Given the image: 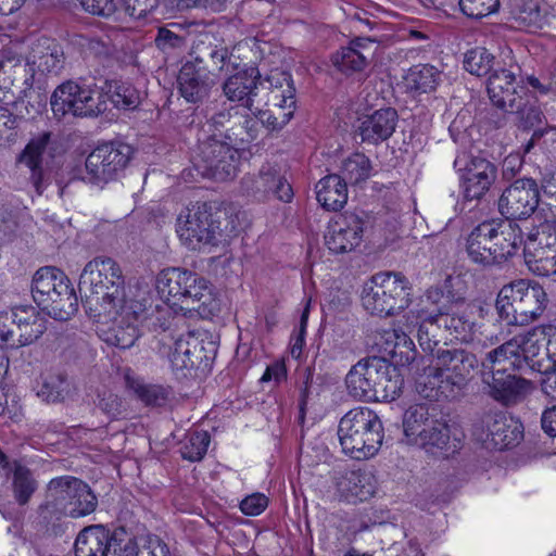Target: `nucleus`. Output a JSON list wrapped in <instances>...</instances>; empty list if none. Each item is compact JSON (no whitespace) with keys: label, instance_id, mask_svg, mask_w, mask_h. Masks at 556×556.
Listing matches in <instances>:
<instances>
[{"label":"nucleus","instance_id":"c85d7f7f","mask_svg":"<svg viewBox=\"0 0 556 556\" xmlns=\"http://www.w3.org/2000/svg\"><path fill=\"white\" fill-rule=\"evenodd\" d=\"M472 315V307L463 298H457L454 305L441 314L438 321L455 340L469 342L476 327Z\"/></svg>","mask_w":556,"mask_h":556},{"label":"nucleus","instance_id":"ddd939ff","mask_svg":"<svg viewBox=\"0 0 556 556\" xmlns=\"http://www.w3.org/2000/svg\"><path fill=\"white\" fill-rule=\"evenodd\" d=\"M46 331V318L33 305H16L0 313V341L11 348L34 343Z\"/></svg>","mask_w":556,"mask_h":556},{"label":"nucleus","instance_id":"dca6fc26","mask_svg":"<svg viewBox=\"0 0 556 556\" xmlns=\"http://www.w3.org/2000/svg\"><path fill=\"white\" fill-rule=\"evenodd\" d=\"M240 152L228 143L210 139L199 144L192 164L205 178L226 180L233 177L240 165Z\"/></svg>","mask_w":556,"mask_h":556},{"label":"nucleus","instance_id":"20e7f679","mask_svg":"<svg viewBox=\"0 0 556 556\" xmlns=\"http://www.w3.org/2000/svg\"><path fill=\"white\" fill-rule=\"evenodd\" d=\"M346 389L355 400L394 401L402 392L403 380L383 358L361 359L348 372Z\"/></svg>","mask_w":556,"mask_h":556},{"label":"nucleus","instance_id":"49530a36","mask_svg":"<svg viewBox=\"0 0 556 556\" xmlns=\"http://www.w3.org/2000/svg\"><path fill=\"white\" fill-rule=\"evenodd\" d=\"M386 340V352L392 356H400L401 359L409 362L414 359L415 350L413 340L402 330L391 329L383 333Z\"/></svg>","mask_w":556,"mask_h":556},{"label":"nucleus","instance_id":"052dcab7","mask_svg":"<svg viewBox=\"0 0 556 556\" xmlns=\"http://www.w3.org/2000/svg\"><path fill=\"white\" fill-rule=\"evenodd\" d=\"M22 415L23 414L21 407L15 404L12 406V408H9L5 395L0 393V419H2L4 424H7L9 420L17 422L21 420Z\"/></svg>","mask_w":556,"mask_h":556},{"label":"nucleus","instance_id":"f8f14e48","mask_svg":"<svg viewBox=\"0 0 556 556\" xmlns=\"http://www.w3.org/2000/svg\"><path fill=\"white\" fill-rule=\"evenodd\" d=\"M50 105L58 118L97 116L106 110V98L97 85L68 80L55 88Z\"/></svg>","mask_w":556,"mask_h":556},{"label":"nucleus","instance_id":"338daca9","mask_svg":"<svg viewBox=\"0 0 556 556\" xmlns=\"http://www.w3.org/2000/svg\"><path fill=\"white\" fill-rule=\"evenodd\" d=\"M542 429L551 437H556V405L545 409L542 414Z\"/></svg>","mask_w":556,"mask_h":556},{"label":"nucleus","instance_id":"774afa93","mask_svg":"<svg viewBox=\"0 0 556 556\" xmlns=\"http://www.w3.org/2000/svg\"><path fill=\"white\" fill-rule=\"evenodd\" d=\"M99 406L106 414L115 416L118 414L119 400L115 394L109 392L99 399Z\"/></svg>","mask_w":556,"mask_h":556},{"label":"nucleus","instance_id":"e2e57ef3","mask_svg":"<svg viewBox=\"0 0 556 556\" xmlns=\"http://www.w3.org/2000/svg\"><path fill=\"white\" fill-rule=\"evenodd\" d=\"M287 378V368L283 362H275L268 366L261 377L260 381L267 382L274 380L279 383Z\"/></svg>","mask_w":556,"mask_h":556},{"label":"nucleus","instance_id":"37998d69","mask_svg":"<svg viewBox=\"0 0 556 556\" xmlns=\"http://www.w3.org/2000/svg\"><path fill=\"white\" fill-rule=\"evenodd\" d=\"M224 66L228 72L230 68L236 71L224 84L225 96L230 101H241L243 99V68L240 66V47H233L225 60Z\"/></svg>","mask_w":556,"mask_h":556},{"label":"nucleus","instance_id":"7c9ffc66","mask_svg":"<svg viewBox=\"0 0 556 556\" xmlns=\"http://www.w3.org/2000/svg\"><path fill=\"white\" fill-rule=\"evenodd\" d=\"M438 408L429 404L409 406L403 415V432L408 444L416 445L440 418Z\"/></svg>","mask_w":556,"mask_h":556},{"label":"nucleus","instance_id":"f257e3e1","mask_svg":"<svg viewBox=\"0 0 556 556\" xmlns=\"http://www.w3.org/2000/svg\"><path fill=\"white\" fill-rule=\"evenodd\" d=\"M79 289L97 318L100 338L110 345L128 349L140 337L141 328H165L153 316L149 288L137 283L125 289L122 269L110 257H96L85 265Z\"/></svg>","mask_w":556,"mask_h":556},{"label":"nucleus","instance_id":"bf43d9fd","mask_svg":"<svg viewBox=\"0 0 556 556\" xmlns=\"http://www.w3.org/2000/svg\"><path fill=\"white\" fill-rule=\"evenodd\" d=\"M225 0H172L170 4L178 9H188L192 7L208 8L213 11H220Z\"/></svg>","mask_w":556,"mask_h":556},{"label":"nucleus","instance_id":"09e8293b","mask_svg":"<svg viewBox=\"0 0 556 556\" xmlns=\"http://www.w3.org/2000/svg\"><path fill=\"white\" fill-rule=\"evenodd\" d=\"M546 16V10L542 0H526L516 13L519 25L529 28H542Z\"/></svg>","mask_w":556,"mask_h":556},{"label":"nucleus","instance_id":"423d86ee","mask_svg":"<svg viewBox=\"0 0 556 556\" xmlns=\"http://www.w3.org/2000/svg\"><path fill=\"white\" fill-rule=\"evenodd\" d=\"M547 294L536 282L519 279L505 285L496 299V311L507 325L525 326L536 320L545 311Z\"/></svg>","mask_w":556,"mask_h":556},{"label":"nucleus","instance_id":"7ed1b4c3","mask_svg":"<svg viewBox=\"0 0 556 556\" xmlns=\"http://www.w3.org/2000/svg\"><path fill=\"white\" fill-rule=\"evenodd\" d=\"M478 366L476 355L465 349L438 348L433 365L419 376L416 390L430 401L455 399L473 378Z\"/></svg>","mask_w":556,"mask_h":556},{"label":"nucleus","instance_id":"39448f33","mask_svg":"<svg viewBox=\"0 0 556 556\" xmlns=\"http://www.w3.org/2000/svg\"><path fill=\"white\" fill-rule=\"evenodd\" d=\"M338 437L345 454L355 459L370 458L381 447L382 422L372 409L355 407L340 419Z\"/></svg>","mask_w":556,"mask_h":556},{"label":"nucleus","instance_id":"e433bc0d","mask_svg":"<svg viewBox=\"0 0 556 556\" xmlns=\"http://www.w3.org/2000/svg\"><path fill=\"white\" fill-rule=\"evenodd\" d=\"M112 534L103 526L96 525L85 528L75 541L76 556H105Z\"/></svg>","mask_w":556,"mask_h":556},{"label":"nucleus","instance_id":"2eb2a0df","mask_svg":"<svg viewBox=\"0 0 556 556\" xmlns=\"http://www.w3.org/2000/svg\"><path fill=\"white\" fill-rule=\"evenodd\" d=\"M162 353L176 375L186 376L199 364L206 366L216 354V345L206 334L189 332L164 346Z\"/></svg>","mask_w":556,"mask_h":556},{"label":"nucleus","instance_id":"864d4df0","mask_svg":"<svg viewBox=\"0 0 556 556\" xmlns=\"http://www.w3.org/2000/svg\"><path fill=\"white\" fill-rule=\"evenodd\" d=\"M500 0H459L462 12L470 18H482L494 13Z\"/></svg>","mask_w":556,"mask_h":556},{"label":"nucleus","instance_id":"a19ab883","mask_svg":"<svg viewBox=\"0 0 556 556\" xmlns=\"http://www.w3.org/2000/svg\"><path fill=\"white\" fill-rule=\"evenodd\" d=\"M441 81V73L432 65L418 64L410 67L404 76L408 90L417 92L433 91Z\"/></svg>","mask_w":556,"mask_h":556},{"label":"nucleus","instance_id":"a18cd8bd","mask_svg":"<svg viewBox=\"0 0 556 556\" xmlns=\"http://www.w3.org/2000/svg\"><path fill=\"white\" fill-rule=\"evenodd\" d=\"M371 169L370 160L365 154L356 152L342 162L340 176L346 184H359L370 177Z\"/></svg>","mask_w":556,"mask_h":556},{"label":"nucleus","instance_id":"8fccbe9b","mask_svg":"<svg viewBox=\"0 0 556 556\" xmlns=\"http://www.w3.org/2000/svg\"><path fill=\"white\" fill-rule=\"evenodd\" d=\"M494 63V55L485 48L476 47L466 52L464 58V67L472 75H486Z\"/></svg>","mask_w":556,"mask_h":556},{"label":"nucleus","instance_id":"5fc2aeb1","mask_svg":"<svg viewBox=\"0 0 556 556\" xmlns=\"http://www.w3.org/2000/svg\"><path fill=\"white\" fill-rule=\"evenodd\" d=\"M81 8L93 15L109 17L116 12L122 13L123 0H78Z\"/></svg>","mask_w":556,"mask_h":556},{"label":"nucleus","instance_id":"bb28decb","mask_svg":"<svg viewBox=\"0 0 556 556\" xmlns=\"http://www.w3.org/2000/svg\"><path fill=\"white\" fill-rule=\"evenodd\" d=\"M336 493L340 501L364 502L374 494L371 476L362 469H345L334 477Z\"/></svg>","mask_w":556,"mask_h":556},{"label":"nucleus","instance_id":"6e6d98bb","mask_svg":"<svg viewBox=\"0 0 556 556\" xmlns=\"http://www.w3.org/2000/svg\"><path fill=\"white\" fill-rule=\"evenodd\" d=\"M159 0H123L122 12L135 20L146 17L157 8Z\"/></svg>","mask_w":556,"mask_h":556},{"label":"nucleus","instance_id":"4d7b16f0","mask_svg":"<svg viewBox=\"0 0 556 556\" xmlns=\"http://www.w3.org/2000/svg\"><path fill=\"white\" fill-rule=\"evenodd\" d=\"M269 500L264 493L255 492L245 496V516H258L268 506Z\"/></svg>","mask_w":556,"mask_h":556},{"label":"nucleus","instance_id":"393cba45","mask_svg":"<svg viewBox=\"0 0 556 556\" xmlns=\"http://www.w3.org/2000/svg\"><path fill=\"white\" fill-rule=\"evenodd\" d=\"M187 269L168 267L155 278V288L160 299L175 313L182 309L184 295L192 281L187 278Z\"/></svg>","mask_w":556,"mask_h":556},{"label":"nucleus","instance_id":"b1692460","mask_svg":"<svg viewBox=\"0 0 556 556\" xmlns=\"http://www.w3.org/2000/svg\"><path fill=\"white\" fill-rule=\"evenodd\" d=\"M464 433L456 427L450 426L440 417L416 445L431 453H439L448 457L457 453L463 446Z\"/></svg>","mask_w":556,"mask_h":556},{"label":"nucleus","instance_id":"69168bd1","mask_svg":"<svg viewBox=\"0 0 556 556\" xmlns=\"http://www.w3.org/2000/svg\"><path fill=\"white\" fill-rule=\"evenodd\" d=\"M180 41L181 39L176 34L166 28H160L155 38V45L162 50L176 47Z\"/></svg>","mask_w":556,"mask_h":556},{"label":"nucleus","instance_id":"4be33fe9","mask_svg":"<svg viewBox=\"0 0 556 556\" xmlns=\"http://www.w3.org/2000/svg\"><path fill=\"white\" fill-rule=\"evenodd\" d=\"M488 93L494 105L509 113H523L526 100L517 93L516 74L511 70H496L488 78Z\"/></svg>","mask_w":556,"mask_h":556},{"label":"nucleus","instance_id":"6ab92c4d","mask_svg":"<svg viewBox=\"0 0 556 556\" xmlns=\"http://www.w3.org/2000/svg\"><path fill=\"white\" fill-rule=\"evenodd\" d=\"M460 172V186L467 201L481 200L497 178V167L481 156H469Z\"/></svg>","mask_w":556,"mask_h":556},{"label":"nucleus","instance_id":"680f3d73","mask_svg":"<svg viewBox=\"0 0 556 556\" xmlns=\"http://www.w3.org/2000/svg\"><path fill=\"white\" fill-rule=\"evenodd\" d=\"M17 228V222L13 214L4 206L0 207V233L11 237Z\"/></svg>","mask_w":556,"mask_h":556},{"label":"nucleus","instance_id":"f03ea898","mask_svg":"<svg viewBox=\"0 0 556 556\" xmlns=\"http://www.w3.org/2000/svg\"><path fill=\"white\" fill-rule=\"evenodd\" d=\"M245 109L255 117L245 121L251 140L281 129L295 109V88L290 74L275 70L262 77L258 67L245 68Z\"/></svg>","mask_w":556,"mask_h":556},{"label":"nucleus","instance_id":"4c0bfd02","mask_svg":"<svg viewBox=\"0 0 556 556\" xmlns=\"http://www.w3.org/2000/svg\"><path fill=\"white\" fill-rule=\"evenodd\" d=\"M424 315L408 314L407 318H414L410 324L418 326L417 340L420 348L430 354L437 353V346L441 341L442 327L437 317H432L431 312L422 311Z\"/></svg>","mask_w":556,"mask_h":556},{"label":"nucleus","instance_id":"58836bf2","mask_svg":"<svg viewBox=\"0 0 556 556\" xmlns=\"http://www.w3.org/2000/svg\"><path fill=\"white\" fill-rule=\"evenodd\" d=\"M51 135L43 131L34 137L21 153L18 161L26 165L31 172V179L39 191L41 182L42 155L50 144Z\"/></svg>","mask_w":556,"mask_h":556},{"label":"nucleus","instance_id":"0eeeda50","mask_svg":"<svg viewBox=\"0 0 556 556\" xmlns=\"http://www.w3.org/2000/svg\"><path fill=\"white\" fill-rule=\"evenodd\" d=\"M49 500L41 508V518L50 522L62 516L79 518L94 511L97 497L88 484L73 477H60L49 483Z\"/></svg>","mask_w":556,"mask_h":556},{"label":"nucleus","instance_id":"cd10ccee","mask_svg":"<svg viewBox=\"0 0 556 556\" xmlns=\"http://www.w3.org/2000/svg\"><path fill=\"white\" fill-rule=\"evenodd\" d=\"M374 40L356 37L348 46L340 48L331 56L333 66L345 75L364 71L372 55Z\"/></svg>","mask_w":556,"mask_h":556},{"label":"nucleus","instance_id":"1a4fd4ad","mask_svg":"<svg viewBox=\"0 0 556 556\" xmlns=\"http://www.w3.org/2000/svg\"><path fill=\"white\" fill-rule=\"evenodd\" d=\"M408 280L400 273H379L364 286L362 305L371 315L392 316L410 302Z\"/></svg>","mask_w":556,"mask_h":556},{"label":"nucleus","instance_id":"c03bdc74","mask_svg":"<svg viewBox=\"0 0 556 556\" xmlns=\"http://www.w3.org/2000/svg\"><path fill=\"white\" fill-rule=\"evenodd\" d=\"M454 305L450 296L445 295L440 287H431L419 299L416 308L409 311V314L424 315L422 311L431 312L432 317L439 318L441 314Z\"/></svg>","mask_w":556,"mask_h":556},{"label":"nucleus","instance_id":"de8ad7c7","mask_svg":"<svg viewBox=\"0 0 556 556\" xmlns=\"http://www.w3.org/2000/svg\"><path fill=\"white\" fill-rule=\"evenodd\" d=\"M36 488L37 483L30 471L22 465H15L12 475V491L15 501L20 505H25L34 494Z\"/></svg>","mask_w":556,"mask_h":556},{"label":"nucleus","instance_id":"4468645a","mask_svg":"<svg viewBox=\"0 0 556 556\" xmlns=\"http://www.w3.org/2000/svg\"><path fill=\"white\" fill-rule=\"evenodd\" d=\"M130 157L131 148L127 144L104 143L98 146L86 159L81 179L102 188L124 173Z\"/></svg>","mask_w":556,"mask_h":556},{"label":"nucleus","instance_id":"ea45409f","mask_svg":"<svg viewBox=\"0 0 556 556\" xmlns=\"http://www.w3.org/2000/svg\"><path fill=\"white\" fill-rule=\"evenodd\" d=\"M62 63L63 55L55 46L38 45L30 53L25 67H28L31 78H34L36 72L41 74L58 72Z\"/></svg>","mask_w":556,"mask_h":556},{"label":"nucleus","instance_id":"a211bd4d","mask_svg":"<svg viewBox=\"0 0 556 556\" xmlns=\"http://www.w3.org/2000/svg\"><path fill=\"white\" fill-rule=\"evenodd\" d=\"M538 184L532 178L515 180L502 193L498 200V208L507 220L529 217L539 204Z\"/></svg>","mask_w":556,"mask_h":556},{"label":"nucleus","instance_id":"9b49d317","mask_svg":"<svg viewBox=\"0 0 556 556\" xmlns=\"http://www.w3.org/2000/svg\"><path fill=\"white\" fill-rule=\"evenodd\" d=\"M176 233L187 249L210 252L219 240L220 228L213 217L211 205L198 202L180 211L176 219Z\"/></svg>","mask_w":556,"mask_h":556},{"label":"nucleus","instance_id":"603ef678","mask_svg":"<svg viewBox=\"0 0 556 556\" xmlns=\"http://www.w3.org/2000/svg\"><path fill=\"white\" fill-rule=\"evenodd\" d=\"M136 539L124 529L112 533V541L105 556H138Z\"/></svg>","mask_w":556,"mask_h":556},{"label":"nucleus","instance_id":"a878e982","mask_svg":"<svg viewBox=\"0 0 556 556\" xmlns=\"http://www.w3.org/2000/svg\"><path fill=\"white\" fill-rule=\"evenodd\" d=\"M187 278L192 283L186 290L180 313L197 311L203 317L213 315L218 309V303L211 282L191 270L187 271Z\"/></svg>","mask_w":556,"mask_h":556},{"label":"nucleus","instance_id":"79ce46f5","mask_svg":"<svg viewBox=\"0 0 556 556\" xmlns=\"http://www.w3.org/2000/svg\"><path fill=\"white\" fill-rule=\"evenodd\" d=\"M101 90L106 101L110 100L117 109H135L140 103L139 91L130 84L109 81Z\"/></svg>","mask_w":556,"mask_h":556},{"label":"nucleus","instance_id":"473e14b6","mask_svg":"<svg viewBox=\"0 0 556 556\" xmlns=\"http://www.w3.org/2000/svg\"><path fill=\"white\" fill-rule=\"evenodd\" d=\"M250 189L260 200L273 194L279 201L289 203L293 198L291 185L269 164L262 166Z\"/></svg>","mask_w":556,"mask_h":556},{"label":"nucleus","instance_id":"f3484780","mask_svg":"<svg viewBox=\"0 0 556 556\" xmlns=\"http://www.w3.org/2000/svg\"><path fill=\"white\" fill-rule=\"evenodd\" d=\"M523 255L536 275H556V220H544L528 232Z\"/></svg>","mask_w":556,"mask_h":556},{"label":"nucleus","instance_id":"72a5a7b5","mask_svg":"<svg viewBox=\"0 0 556 556\" xmlns=\"http://www.w3.org/2000/svg\"><path fill=\"white\" fill-rule=\"evenodd\" d=\"M494 226L489 220L479 224L472 229L467 239V254L469 258L483 266L496 264L492 249V233Z\"/></svg>","mask_w":556,"mask_h":556},{"label":"nucleus","instance_id":"3c124183","mask_svg":"<svg viewBox=\"0 0 556 556\" xmlns=\"http://www.w3.org/2000/svg\"><path fill=\"white\" fill-rule=\"evenodd\" d=\"M210 441L211 438L207 431L195 430L190 432L181 447L182 457L191 462L202 459L207 452Z\"/></svg>","mask_w":556,"mask_h":556},{"label":"nucleus","instance_id":"5701e85b","mask_svg":"<svg viewBox=\"0 0 556 556\" xmlns=\"http://www.w3.org/2000/svg\"><path fill=\"white\" fill-rule=\"evenodd\" d=\"M485 429L484 443L488 447L505 450L519 443L522 439V425L505 413H491L483 418Z\"/></svg>","mask_w":556,"mask_h":556},{"label":"nucleus","instance_id":"2f4dec72","mask_svg":"<svg viewBox=\"0 0 556 556\" xmlns=\"http://www.w3.org/2000/svg\"><path fill=\"white\" fill-rule=\"evenodd\" d=\"M397 113L394 109H381L367 115L358 130L363 142L378 144L389 139L395 131Z\"/></svg>","mask_w":556,"mask_h":556},{"label":"nucleus","instance_id":"412c9836","mask_svg":"<svg viewBox=\"0 0 556 556\" xmlns=\"http://www.w3.org/2000/svg\"><path fill=\"white\" fill-rule=\"evenodd\" d=\"M364 220L355 213L345 212L328 225L325 244L334 254L353 251L363 240Z\"/></svg>","mask_w":556,"mask_h":556},{"label":"nucleus","instance_id":"c756f323","mask_svg":"<svg viewBox=\"0 0 556 556\" xmlns=\"http://www.w3.org/2000/svg\"><path fill=\"white\" fill-rule=\"evenodd\" d=\"M494 226L492 233V251L496 264L514 256L525 245L520 227L511 220H489Z\"/></svg>","mask_w":556,"mask_h":556},{"label":"nucleus","instance_id":"13d9d810","mask_svg":"<svg viewBox=\"0 0 556 556\" xmlns=\"http://www.w3.org/2000/svg\"><path fill=\"white\" fill-rule=\"evenodd\" d=\"M543 375L541 380V389L545 395L556 400V361L553 359L552 368L546 371H539Z\"/></svg>","mask_w":556,"mask_h":556},{"label":"nucleus","instance_id":"9d476101","mask_svg":"<svg viewBox=\"0 0 556 556\" xmlns=\"http://www.w3.org/2000/svg\"><path fill=\"white\" fill-rule=\"evenodd\" d=\"M554 343L548 341L547 352H541V345L533 334H518L496 349L490 351L482 366L485 368L508 363L514 370L546 371L552 368L551 346Z\"/></svg>","mask_w":556,"mask_h":556},{"label":"nucleus","instance_id":"6e6552de","mask_svg":"<svg viewBox=\"0 0 556 556\" xmlns=\"http://www.w3.org/2000/svg\"><path fill=\"white\" fill-rule=\"evenodd\" d=\"M31 293L38 305L55 319L66 320L78 308V299L70 279L55 267H42L36 271Z\"/></svg>","mask_w":556,"mask_h":556},{"label":"nucleus","instance_id":"c9c22d12","mask_svg":"<svg viewBox=\"0 0 556 556\" xmlns=\"http://www.w3.org/2000/svg\"><path fill=\"white\" fill-rule=\"evenodd\" d=\"M346 185L337 174L321 178L316 185L317 201L327 211H340L348 202Z\"/></svg>","mask_w":556,"mask_h":556},{"label":"nucleus","instance_id":"aec40b11","mask_svg":"<svg viewBox=\"0 0 556 556\" xmlns=\"http://www.w3.org/2000/svg\"><path fill=\"white\" fill-rule=\"evenodd\" d=\"M494 370L493 367L484 368L482 381L486 386V393L505 405L518 402L530 390V382L523 378L508 374V363Z\"/></svg>","mask_w":556,"mask_h":556},{"label":"nucleus","instance_id":"f704fd0d","mask_svg":"<svg viewBox=\"0 0 556 556\" xmlns=\"http://www.w3.org/2000/svg\"><path fill=\"white\" fill-rule=\"evenodd\" d=\"M213 80L205 68L186 63L178 75V86L181 96L189 102H197L208 91Z\"/></svg>","mask_w":556,"mask_h":556},{"label":"nucleus","instance_id":"0e129e2a","mask_svg":"<svg viewBox=\"0 0 556 556\" xmlns=\"http://www.w3.org/2000/svg\"><path fill=\"white\" fill-rule=\"evenodd\" d=\"M146 556H172L168 546L157 536H150L146 545Z\"/></svg>","mask_w":556,"mask_h":556}]
</instances>
